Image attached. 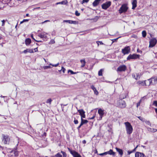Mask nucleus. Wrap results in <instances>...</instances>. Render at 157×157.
Wrapping results in <instances>:
<instances>
[{"instance_id": "47", "label": "nucleus", "mask_w": 157, "mask_h": 157, "mask_svg": "<svg viewBox=\"0 0 157 157\" xmlns=\"http://www.w3.org/2000/svg\"><path fill=\"white\" fill-rule=\"evenodd\" d=\"M28 21H29L28 19H24L22 21H21L20 22V24H21L24 22Z\"/></svg>"}, {"instance_id": "51", "label": "nucleus", "mask_w": 157, "mask_h": 157, "mask_svg": "<svg viewBox=\"0 0 157 157\" xmlns=\"http://www.w3.org/2000/svg\"><path fill=\"white\" fill-rule=\"evenodd\" d=\"M118 38L112 40V41H113L112 43L114 42L115 41L117 40L118 39Z\"/></svg>"}, {"instance_id": "56", "label": "nucleus", "mask_w": 157, "mask_h": 157, "mask_svg": "<svg viewBox=\"0 0 157 157\" xmlns=\"http://www.w3.org/2000/svg\"><path fill=\"white\" fill-rule=\"evenodd\" d=\"M95 116H94L93 117H91V118H89V119H90V120H92V119H94V117Z\"/></svg>"}, {"instance_id": "19", "label": "nucleus", "mask_w": 157, "mask_h": 157, "mask_svg": "<svg viewBox=\"0 0 157 157\" xmlns=\"http://www.w3.org/2000/svg\"><path fill=\"white\" fill-rule=\"evenodd\" d=\"M31 42V39L29 38L26 39L25 40V44L27 46L29 45Z\"/></svg>"}, {"instance_id": "55", "label": "nucleus", "mask_w": 157, "mask_h": 157, "mask_svg": "<svg viewBox=\"0 0 157 157\" xmlns=\"http://www.w3.org/2000/svg\"><path fill=\"white\" fill-rule=\"evenodd\" d=\"M82 143H83V144H86V140H83L82 141Z\"/></svg>"}, {"instance_id": "60", "label": "nucleus", "mask_w": 157, "mask_h": 157, "mask_svg": "<svg viewBox=\"0 0 157 157\" xmlns=\"http://www.w3.org/2000/svg\"><path fill=\"white\" fill-rule=\"evenodd\" d=\"M40 7H37V8H34V9H33V10H36V9H40Z\"/></svg>"}, {"instance_id": "12", "label": "nucleus", "mask_w": 157, "mask_h": 157, "mask_svg": "<svg viewBox=\"0 0 157 157\" xmlns=\"http://www.w3.org/2000/svg\"><path fill=\"white\" fill-rule=\"evenodd\" d=\"M47 33H40L39 34V36L41 38H42L44 40H47V37L46 36Z\"/></svg>"}, {"instance_id": "45", "label": "nucleus", "mask_w": 157, "mask_h": 157, "mask_svg": "<svg viewBox=\"0 0 157 157\" xmlns=\"http://www.w3.org/2000/svg\"><path fill=\"white\" fill-rule=\"evenodd\" d=\"M153 105H155V106L157 107V101H154Z\"/></svg>"}, {"instance_id": "63", "label": "nucleus", "mask_w": 157, "mask_h": 157, "mask_svg": "<svg viewBox=\"0 0 157 157\" xmlns=\"http://www.w3.org/2000/svg\"><path fill=\"white\" fill-rule=\"evenodd\" d=\"M26 16H29V14L28 13H27L26 15Z\"/></svg>"}, {"instance_id": "49", "label": "nucleus", "mask_w": 157, "mask_h": 157, "mask_svg": "<svg viewBox=\"0 0 157 157\" xmlns=\"http://www.w3.org/2000/svg\"><path fill=\"white\" fill-rule=\"evenodd\" d=\"M2 26H4L5 25V20H3L2 21Z\"/></svg>"}, {"instance_id": "1", "label": "nucleus", "mask_w": 157, "mask_h": 157, "mask_svg": "<svg viewBox=\"0 0 157 157\" xmlns=\"http://www.w3.org/2000/svg\"><path fill=\"white\" fill-rule=\"evenodd\" d=\"M124 124L125 126L127 134L128 135L131 134L133 131V128L132 126L131 125L130 123L128 122H125Z\"/></svg>"}, {"instance_id": "28", "label": "nucleus", "mask_w": 157, "mask_h": 157, "mask_svg": "<svg viewBox=\"0 0 157 157\" xmlns=\"http://www.w3.org/2000/svg\"><path fill=\"white\" fill-rule=\"evenodd\" d=\"M80 62L82 64L81 67H84L85 65L86 62L84 59L80 60Z\"/></svg>"}, {"instance_id": "35", "label": "nucleus", "mask_w": 157, "mask_h": 157, "mask_svg": "<svg viewBox=\"0 0 157 157\" xmlns=\"http://www.w3.org/2000/svg\"><path fill=\"white\" fill-rule=\"evenodd\" d=\"M61 152L63 155V157H67V154L65 152L62 151H61Z\"/></svg>"}, {"instance_id": "16", "label": "nucleus", "mask_w": 157, "mask_h": 157, "mask_svg": "<svg viewBox=\"0 0 157 157\" xmlns=\"http://www.w3.org/2000/svg\"><path fill=\"white\" fill-rule=\"evenodd\" d=\"M135 157H145L143 153L139 152H136L135 154Z\"/></svg>"}, {"instance_id": "42", "label": "nucleus", "mask_w": 157, "mask_h": 157, "mask_svg": "<svg viewBox=\"0 0 157 157\" xmlns=\"http://www.w3.org/2000/svg\"><path fill=\"white\" fill-rule=\"evenodd\" d=\"M146 123L149 125H150V126H151V123L149 121H144Z\"/></svg>"}, {"instance_id": "39", "label": "nucleus", "mask_w": 157, "mask_h": 157, "mask_svg": "<svg viewBox=\"0 0 157 157\" xmlns=\"http://www.w3.org/2000/svg\"><path fill=\"white\" fill-rule=\"evenodd\" d=\"M52 101V100L51 98L48 99L47 101L46 102L47 103H49V104H51V102Z\"/></svg>"}, {"instance_id": "62", "label": "nucleus", "mask_w": 157, "mask_h": 157, "mask_svg": "<svg viewBox=\"0 0 157 157\" xmlns=\"http://www.w3.org/2000/svg\"><path fill=\"white\" fill-rule=\"evenodd\" d=\"M98 153V151H97V150H96L95 151V153Z\"/></svg>"}, {"instance_id": "3", "label": "nucleus", "mask_w": 157, "mask_h": 157, "mask_svg": "<svg viewBox=\"0 0 157 157\" xmlns=\"http://www.w3.org/2000/svg\"><path fill=\"white\" fill-rule=\"evenodd\" d=\"M128 9L127 4H123L119 10V13L121 14L124 12H126Z\"/></svg>"}, {"instance_id": "8", "label": "nucleus", "mask_w": 157, "mask_h": 157, "mask_svg": "<svg viewBox=\"0 0 157 157\" xmlns=\"http://www.w3.org/2000/svg\"><path fill=\"white\" fill-rule=\"evenodd\" d=\"M151 80V79L150 78L147 80H145L144 82H141L139 81V83L140 84H141L142 83H144V84H145V85L149 86L150 85H152V82Z\"/></svg>"}, {"instance_id": "54", "label": "nucleus", "mask_w": 157, "mask_h": 157, "mask_svg": "<svg viewBox=\"0 0 157 157\" xmlns=\"http://www.w3.org/2000/svg\"><path fill=\"white\" fill-rule=\"evenodd\" d=\"M34 50L35 52H37V51H38L37 48H35L34 49Z\"/></svg>"}, {"instance_id": "48", "label": "nucleus", "mask_w": 157, "mask_h": 157, "mask_svg": "<svg viewBox=\"0 0 157 157\" xmlns=\"http://www.w3.org/2000/svg\"><path fill=\"white\" fill-rule=\"evenodd\" d=\"M133 152H134V151H133V150H132V151H128V155H130V154H131V153Z\"/></svg>"}, {"instance_id": "30", "label": "nucleus", "mask_w": 157, "mask_h": 157, "mask_svg": "<svg viewBox=\"0 0 157 157\" xmlns=\"http://www.w3.org/2000/svg\"><path fill=\"white\" fill-rule=\"evenodd\" d=\"M103 71V69H101L98 71V75L99 76H102V72Z\"/></svg>"}, {"instance_id": "64", "label": "nucleus", "mask_w": 157, "mask_h": 157, "mask_svg": "<svg viewBox=\"0 0 157 157\" xmlns=\"http://www.w3.org/2000/svg\"><path fill=\"white\" fill-rule=\"evenodd\" d=\"M1 97H2V98H4L5 97V96H3L2 95H1V96H0Z\"/></svg>"}, {"instance_id": "14", "label": "nucleus", "mask_w": 157, "mask_h": 157, "mask_svg": "<svg viewBox=\"0 0 157 157\" xmlns=\"http://www.w3.org/2000/svg\"><path fill=\"white\" fill-rule=\"evenodd\" d=\"M150 79H151L152 85H155L157 83V77L155 76L151 77Z\"/></svg>"}, {"instance_id": "34", "label": "nucleus", "mask_w": 157, "mask_h": 157, "mask_svg": "<svg viewBox=\"0 0 157 157\" xmlns=\"http://www.w3.org/2000/svg\"><path fill=\"white\" fill-rule=\"evenodd\" d=\"M68 73L70 72L71 74H76L77 73V72H74L72 71L71 70H68Z\"/></svg>"}, {"instance_id": "25", "label": "nucleus", "mask_w": 157, "mask_h": 157, "mask_svg": "<svg viewBox=\"0 0 157 157\" xmlns=\"http://www.w3.org/2000/svg\"><path fill=\"white\" fill-rule=\"evenodd\" d=\"M145 98H146V97L145 96L141 98L140 100L137 103V107H138L140 105V103L143 101H144Z\"/></svg>"}, {"instance_id": "38", "label": "nucleus", "mask_w": 157, "mask_h": 157, "mask_svg": "<svg viewBox=\"0 0 157 157\" xmlns=\"http://www.w3.org/2000/svg\"><path fill=\"white\" fill-rule=\"evenodd\" d=\"M59 63H58L56 64H53L52 63H50L49 65L52 66L53 67H56L59 65Z\"/></svg>"}, {"instance_id": "41", "label": "nucleus", "mask_w": 157, "mask_h": 157, "mask_svg": "<svg viewBox=\"0 0 157 157\" xmlns=\"http://www.w3.org/2000/svg\"><path fill=\"white\" fill-rule=\"evenodd\" d=\"M75 15L76 16H78L80 15V13L78 12V11L76 10L75 12Z\"/></svg>"}, {"instance_id": "36", "label": "nucleus", "mask_w": 157, "mask_h": 157, "mask_svg": "<svg viewBox=\"0 0 157 157\" xmlns=\"http://www.w3.org/2000/svg\"><path fill=\"white\" fill-rule=\"evenodd\" d=\"M141 121H142L143 122H144L145 121V119L144 118H143V117L140 116V117H137Z\"/></svg>"}, {"instance_id": "44", "label": "nucleus", "mask_w": 157, "mask_h": 157, "mask_svg": "<svg viewBox=\"0 0 157 157\" xmlns=\"http://www.w3.org/2000/svg\"><path fill=\"white\" fill-rule=\"evenodd\" d=\"M89 0H83L82 1V2H81V3L82 4L85 2L87 3L89 2Z\"/></svg>"}, {"instance_id": "20", "label": "nucleus", "mask_w": 157, "mask_h": 157, "mask_svg": "<svg viewBox=\"0 0 157 157\" xmlns=\"http://www.w3.org/2000/svg\"><path fill=\"white\" fill-rule=\"evenodd\" d=\"M90 87L93 90L94 94L96 95H98V92L94 86L93 85H91Z\"/></svg>"}, {"instance_id": "27", "label": "nucleus", "mask_w": 157, "mask_h": 157, "mask_svg": "<svg viewBox=\"0 0 157 157\" xmlns=\"http://www.w3.org/2000/svg\"><path fill=\"white\" fill-rule=\"evenodd\" d=\"M147 130L148 131L151 132H155L157 131V129L150 128H147Z\"/></svg>"}, {"instance_id": "15", "label": "nucleus", "mask_w": 157, "mask_h": 157, "mask_svg": "<svg viewBox=\"0 0 157 157\" xmlns=\"http://www.w3.org/2000/svg\"><path fill=\"white\" fill-rule=\"evenodd\" d=\"M132 77L136 80L139 79L140 78V76L139 73H134L132 74Z\"/></svg>"}, {"instance_id": "13", "label": "nucleus", "mask_w": 157, "mask_h": 157, "mask_svg": "<svg viewBox=\"0 0 157 157\" xmlns=\"http://www.w3.org/2000/svg\"><path fill=\"white\" fill-rule=\"evenodd\" d=\"M78 112L80 113V115L81 116V118H85V112L83 110V109H79L78 110Z\"/></svg>"}, {"instance_id": "6", "label": "nucleus", "mask_w": 157, "mask_h": 157, "mask_svg": "<svg viewBox=\"0 0 157 157\" xmlns=\"http://www.w3.org/2000/svg\"><path fill=\"white\" fill-rule=\"evenodd\" d=\"M140 55L136 54L132 55L130 54L127 58V60H129L130 59H135L140 58Z\"/></svg>"}, {"instance_id": "40", "label": "nucleus", "mask_w": 157, "mask_h": 157, "mask_svg": "<svg viewBox=\"0 0 157 157\" xmlns=\"http://www.w3.org/2000/svg\"><path fill=\"white\" fill-rule=\"evenodd\" d=\"M51 67L49 66H44L43 67V68L44 69H48V68H51Z\"/></svg>"}, {"instance_id": "26", "label": "nucleus", "mask_w": 157, "mask_h": 157, "mask_svg": "<svg viewBox=\"0 0 157 157\" xmlns=\"http://www.w3.org/2000/svg\"><path fill=\"white\" fill-rule=\"evenodd\" d=\"M107 155L109 154L110 155H113L114 156L115 155V153L113 152L112 150L110 149L109 151H106Z\"/></svg>"}, {"instance_id": "46", "label": "nucleus", "mask_w": 157, "mask_h": 157, "mask_svg": "<svg viewBox=\"0 0 157 157\" xmlns=\"http://www.w3.org/2000/svg\"><path fill=\"white\" fill-rule=\"evenodd\" d=\"M62 71L63 72V73H64L65 72V71H66V69L65 68L63 67H62V69L61 70V71Z\"/></svg>"}, {"instance_id": "43", "label": "nucleus", "mask_w": 157, "mask_h": 157, "mask_svg": "<svg viewBox=\"0 0 157 157\" xmlns=\"http://www.w3.org/2000/svg\"><path fill=\"white\" fill-rule=\"evenodd\" d=\"M98 44V46L99 45V43L100 44H103V43L101 41H98L96 42Z\"/></svg>"}, {"instance_id": "2", "label": "nucleus", "mask_w": 157, "mask_h": 157, "mask_svg": "<svg viewBox=\"0 0 157 157\" xmlns=\"http://www.w3.org/2000/svg\"><path fill=\"white\" fill-rule=\"evenodd\" d=\"M124 98H122L121 96L120 97V99L119 100L117 103V106L121 108H125L126 106V103L125 101L122 100V99H124Z\"/></svg>"}, {"instance_id": "58", "label": "nucleus", "mask_w": 157, "mask_h": 157, "mask_svg": "<svg viewBox=\"0 0 157 157\" xmlns=\"http://www.w3.org/2000/svg\"><path fill=\"white\" fill-rule=\"evenodd\" d=\"M83 124V123L81 121V124H80L79 125L80 126H82V125Z\"/></svg>"}, {"instance_id": "7", "label": "nucleus", "mask_w": 157, "mask_h": 157, "mask_svg": "<svg viewBox=\"0 0 157 157\" xmlns=\"http://www.w3.org/2000/svg\"><path fill=\"white\" fill-rule=\"evenodd\" d=\"M2 141L5 144H8L10 141V139L9 136L2 135Z\"/></svg>"}, {"instance_id": "21", "label": "nucleus", "mask_w": 157, "mask_h": 157, "mask_svg": "<svg viewBox=\"0 0 157 157\" xmlns=\"http://www.w3.org/2000/svg\"><path fill=\"white\" fill-rule=\"evenodd\" d=\"M23 52L26 54L27 52H29L31 53H33L34 52L33 51V49H27L25 50H24Z\"/></svg>"}, {"instance_id": "53", "label": "nucleus", "mask_w": 157, "mask_h": 157, "mask_svg": "<svg viewBox=\"0 0 157 157\" xmlns=\"http://www.w3.org/2000/svg\"><path fill=\"white\" fill-rule=\"evenodd\" d=\"M31 37L33 39V40H35V39L33 37V34H31Z\"/></svg>"}, {"instance_id": "29", "label": "nucleus", "mask_w": 157, "mask_h": 157, "mask_svg": "<svg viewBox=\"0 0 157 157\" xmlns=\"http://www.w3.org/2000/svg\"><path fill=\"white\" fill-rule=\"evenodd\" d=\"M67 3V0H64V1H63L61 2H57L56 4V5H58V4L65 5Z\"/></svg>"}, {"instance_id": "52", "label": "nucleus", "mask_w": 157, "mask_h": 157, "mask_svg": "<svg viewBox=\"0 0 157 157\" xmlns=\"http://www.w3.org/2000/svg\"><path fill=\"white\" fill-rule=\"evenodd\" d=\"M50 21L49 20H46L45 21H44L42 22V24H43L44 23H45V22H49Z\"/></svg>"}, {"instance_id": "4", "label": "nucleus", "mask_w": 157, "mask_h": 157, "mask_svg": "<svg viewBox=\"0 0 157 157\" xmlns=\"http://www.w3.org/2000/svg\"><path fill=\"white\" fill-rule=\"evenodd\" d=\"M67 149L74 157H82L81 155L75 151L71 150L69 147H68Z\"/></svg>"}, {"instance_id": "61", "label": "nucleus", "mask_w": 157, "mask_h": 157, "mask_svg": "<svg viewBox=\"0 0 157 157\" xmlns=\"http://www.w3.org/2000/svg\"><path fill=\"white\" fill-rule=\"evenodd\" d=\"M67 105V104H66V105H64L62 104V105H61V106H62V108H63V107H62V105H63V106H66V105Z\"/></svg>"}, {"instance_id": "59", "label": "nucleus", "mask_w": 157, "mask_h": 157, "mask_svg": "<svg viewBox=\"0 0 157 157\" xmlns=\"http://www.w3.org/2000/svg\"><path fill=\"white\" fill-rule=\"evenodd\" d=\"M138 146H137L133 150V151H135L136 149L137 148Z\"/></svg>"}, {"instance_id": "24", "label": "nucleus", "mask_w": 157, "mask_h": 157, "mask_svg": "<svg viewBox=\"0 0 157 157\" xmlns=\"http://www.w3.org/2000/svg\"><path fill=\"white\" fill-rule=\"evenodd\" d=\"M64 22H68L69 24H75L77 23L76 21H73L71 20H64Z\"/></svg>"}, {"instance_id": "18", "label": "nucleus", "mask_w": 157, "mask_h": 157, "mask_svg": "<svg viewBox=\"0 0 157 157\" xmlns=\"http://www.w3.org/2000/svg\"><path fill=\"white\" fill-rule=\"evenodd\" d=\"M137 2L136 0H133L132 2V9L134 10L135 9L137 6Z\"/></svg>"}, {"instance_id": "32", "label": "nucleus", "mask_w": 157, "mask_h": 157, "mask_svg": "<svg viewBox=\"0 0 157 157\" xmlns=\"http://www.w3.org/2000/svg\"><path fill=\"white\" fill-rule=\"evenodd\" d=\"M142 33L143 37H145L146 36L147 34L146 31H143L142 32Z\"/></svg>"}, {"instance_id": "33", "label": "nucleus", "mask_w": 157, "mask_h": 157, "mask_svg": "<svg viewBox=\"0 0 157 157\" xmlns=\"http://www.w3.org/2000/svg\"><path fill=\"white\" fill-rule=\"evenodd\" d=\"M56 157H63V156L61 155L60 153H58L56 154L55 155Z\"/></svg>"}, {"instance_id": "37", "label": "nucleus", "mask_w": 157, "mask_h": 157, "mask_svg": "<svg viewBox=\"0 0 157 157\" xmlns=\"http://www.w3.org/2000/svg\"><path fill=\"white\" fill-rule=\"evenodd\" d=\"M98 155H99L100 156H103L105 155H107V153L106 152H105L104 153H100V154H98Z\"/></svg>"}, {"instance_id": "31", "label": "nucleus", "mask_w": 157, "mask_h": 157, "mask_svg": "<svg viewBox=\"0 0 157 157\" xmlns=\"http://www.w3.org/2000/svg\"><path fill=\"white\" fill-rule=\"evenodd\" d=\"M81 120L82 122L83 123V124H86L88 122V121H87V120H84L82 118H82H81Z\"/></svg>"}, {"instance_id": "17", "label": "nucleus", "mask_w": 157, "mask_h": 157, "mask_svg": "<svg viewBox=\"0 0 157 157\" xmlns=\"http://www.w3.org/2000/svg\"><path fill=\"white\" fill-rule=\"evenodd\" d=\"M98 113L99 114L101 117V119L104 114V110H102L101 109H99L98 110Z\"/></svg>"}, {"instance_id": "50", "label": "nucleus", "mask_w": 157, "mask_h": 157, "mask_svg": "<svg viewBox=\"0 0 157 157\" xmlns=\"http://www.w3.org/2000/svg\"><path fill=\"white\" fill-rule=\"evenodd\" d=\"M74 122L75 124H77L78 123V121L77 120H75Z\"/></svg>"}, {"instance_id": "9", "label": "nucleus", "mask_w": 157, "mask_h": 157, "mask_svg": "<svg viewBox=\"0 0 157 157\" xmlns=\"http://www.w3.org/2000/svg\"><path fill=\"white\" fill-rule=\"evenodd\" d=\"M111 5V2L108 1L103 3L101 6L102 8L104 10H106Z\"/></svg>"}, {"instance_id": "57", "label": "nucleus", "mask_w": 157, "mask_h": 157, "mask_svg": "<svg viewBox=\"0 0 157 157\" xmlns=\"http://www.w3.org/2000/svg\"><path fill=\"white\" fill-rule=\"evenodd\" d=\"M81 126H80V125H79L77 128V129L78 130H79L80 128H81Z\"/></svg>"}, {"instance_id": "22", "label": "nucleus", "mask_w": 157, "mask_h": 157, "mask_svg": "<svg viewBox=\"0 0 157 157\" xmlns=\"http://www.w3.org/2000/svg\"><path fill=\"white\" fill-rule=\"evenodd\" d=\"M101 0H95L93 3L92 4L94 6H96L99 4Z\"/></svg>"}, {"instance_id": "23", "label": "nucleus", "mask_w": 157, "mask_h": 157, "mask_svg": "<svg viewBox=\"0 0 157 157\" xmlns=\"http://www.w3.org/2000/svg\"><path fill=\"white\" fill-rule=\"evenodd\" d=\"M116 149L117 151L119 153V154L121 156L123 155V150L122 149H119L117 147H116Z\"/></svg>"}, {"instance_id": "10", "label": "nucleus", "mask_w": 157, "mask_h": 157, "mask_svg": "<svg viewBox=\"0 0 157 157\" xmlns=\"http://www.w3.org/2000/svg\"><path fill=\"white\" fill-rule=\"evenodd\" d=\"M130 48L129 46H127L122 49V52L125 55L128 54L130 52Z\"/></svg>"}, {"instance_id": "5", "label": "nucleus", "mask_w": 157, "mask_h": 157, "mask_svg": "<svg viewBox=\"0 0 157 157\" xmlns=\"http://www.w3.org/2000/svg\"><path fill=\"white\" fill-rule=\"evenodd\" d=\"M157 42V40L155 38H153L151 39L149 42V48H152L154 46Z\"/></svg>"}, {"instance_id": "11", "label": "nucleus", "mask_w": 157, "mask_h": 157, "mask_svg": "<svg viewBox=\"0 0 157 157\" xmlns=\"http://www.w3.org/2000/svg\"><path fill=\"white\" fill-rule=\"evenodd\" d=\"M126 66L125 65H122L118 67L117 71L119 72L124 71L126 70Z\"/></svg>"}]
</instances>
